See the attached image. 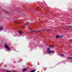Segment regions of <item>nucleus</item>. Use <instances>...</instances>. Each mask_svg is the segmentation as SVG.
Here are the masks:
<instances>
[{"mask_svg":"<svg viewBox=\"0 0 72 72\" xmlns=\"http://www.w3.org/2000/svg\"><path fill=\"white\" fill-rule=\"evenodd\" d=\"M4 47L7 49V50H10V48L6 44H4Z\"/></svg>","mask_w":72,"mask_h":72,"instance_id":"1","label":"nucleus"},{"mask_svg":"<svg viewBox=\"0 0 72 72\" xmlns=\"http://www.w3.org/2000/svg\"><path fill=\"white\" fill-rule=\"evenodd\" d=\"M61 37H63V36H59L58 35H57L56 36V39H59V38H61Z\"/></svg>","mask_w":72,"mask_h":72,"instance_id":"2","label":"nucleus"},{"mask_svg":"<svg viewBox=\"0 0 72 72\" xmlns=\"http://www.w3.org/2000/svg\"><path fill=\"white\" fill-rule=\"evenodd\" d=\"M18 33L19 35H22V34H23L24 33L22 31H19L18 32Z\"/></svg>","mask_w":72,"mask_h":72,"instance_id":"3","label":"nucleus"},{"mask_svg":"<svg viewBox=\"0 0 72 72\" xmlns=\"http://www.w3.org/2000/svg\"><path fill=\"white\" fill-rule=\"evenodd\" d=\"M48 53L49 54H50L52 53H53V51L51 50H50L49 51H48Z\"/></svg>","mask_w":72,"mask_h":72,"instance_id":"4","label":"nucleus"},{"mask_svg":"<svg viewBox=\"0 0 72 72\" xmlns=\"http://www.w3.org/2000/svg\"><path fill=\"white\" fill-rule=\"evenodd\" d=\"M47 50L48 52V51H50V49L49 48H47Z\"/></svg>","mask_w":72,"mask_h":72,"instance_id":"5","label":"nucleus"},{"mask_svg":"<svg viewBox=\"0 0 72 72\" xmlns=\"http://www.w3.org/2000/svg\"><path fill=\"white\" fill-rule=\"evenodd\" d=\"M49 48H54L53 45H50Z\"/></svg>","mask_w":72,"mask_h":72,"instance_id":"6","label":"nucleus"},{"mask_svg":"<svg viewBox=\"0 0 72 72\" xmlns=\"http://www.w3.org/2000/svg\"><path fill=\"white\" fill-rule=\"evenodd\" d=\"M3 29H4V28H3V26H1L0 27V30H3Z\"/></svg>","mask_w":72,"mask_h":72,"instance_id":"7","label":"nucleus"},{"mask_svg":"<svg viewBox=\"0 0 72 72\" xmlns=\"http://www.w3.org/2000/svg\"><path fill=\"white\" fill-rule=\"evenodd\" d=\"M26 70H27L26 68L24 69H23L22 70V71L23 72H25V71H26Z\"/></svg>","mask_w":72,"mask_h":72,"instance_id":"8","label":"nucleus"},{"mask_svg":"<svg viewBox=\"0 0 72 72\" xmlns=\"http://www.w3.org/2000/svg\"><path fill=\"white\" fill-rule=\"evenodd\" d=\"M35 71H36V69H34L33 70L30 71V72H34Z\"/></svg>","mask_w":72,"mask_h":72,"instance_id":"9","label":"nucleus"},{"mask_svg":"<svg viewBox=\"0 0 72 72\" xmlns=\"http://www.w3.org/2000/svg\"><path fill=\"white\" fill-rule=\"evenodd\" d=\"M67 59H72V57H70V58H67Z\"/></svg>","mask_w":72,"mask_h":72,"instance_id":"10","label":"nucleus"},{"mask_svg":"<svg viewBox=\"0 0 72 72\" xmlns=\"http://www.w3.org/2000/svg\"><path fill=\"white\" fill-rule=\"evenodd\" d=\"M68 27H69V28H72V26H68V25L67 26Z\"/></svg>","mask_w":72,"mask_h":72,"instance_id":"11","label":"nucleus"},{"mask_svg":"<svg viewBox=\"0 0 72 72\" xmlns=\"http://www.w3.org/2000/svg\"><path fill=\"white\" fill-rule=\"evenodd\" d=\"M34 32H35V33H37V32H39V31H34Z\"/></svg>","mask_w":72,"mask_h":72,"instance_id":"12","label":"nucleus"},{"mask_svg":"<svg viewBox=\"0 0 72 72\" xmlns=\"http://www.w3.org/2000/svg\"><path fill=\"white\" fill-rule=\"evenodd\" d=\"M60 55H61V56H64V55H62L61 54H60Z\"/></svg>","mask_w":72,"mask_h":72,"instance_id":"13","label":"nucleus"},{"mask_svg":"<svg viewBox=\"0 0 72 72\" xmlns=\"http://www.w3.org/2000/svg\"><path fill=\"white\" fill-rule=\"evenodd\" d=\"M6 72H10V71H9L8 70H7Z\"/></svg>","mask_w":72,"mask_h":72,"instance_id":"14","label":"nucleus"},{"mask_svg":"<svg viewBox=\"0 0 72 72\" xmlns=\"http://www.w3.org/2000/svg\"><path fill=\"white\" fill-rule=\"evenodd\" d=\"M33 32V31H30V32Z\"/></svg>","mask_w":72,"mask_h":72,"instance_id":"15","label":"nucleus"},{"mask_svg":"<svg viewBox=\"0 0 72 72\" xmlns=\"http://www.w3.org/2000/svg\"><path fill=\"white\" fill-rule=\"evenodd\" d=\"M24 26H26V25H24Z\"/></svg>","mask_w":72,"mask_h":72,"instance_id":"16","label":"nucleus"},{"mask_svg":"<svg viewBox=\"0 0 72 72\" xmlns=\"http://www.w3.org/2000/svg\"><path fill=\"white\" fill-rule=\"evenodd\" d=\"M68 29H69V28H68Z\"/></svg>","mask_w":72,"mask_h":72,"instance_id":"17","label":"nucleus"}]
</instances>
